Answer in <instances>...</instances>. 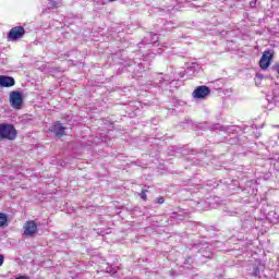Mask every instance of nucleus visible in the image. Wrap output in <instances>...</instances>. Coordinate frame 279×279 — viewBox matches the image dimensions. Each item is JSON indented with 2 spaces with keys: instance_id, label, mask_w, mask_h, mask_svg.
<instances>
[{
  "instance_id": "obj_1",
  "label": "nucleus",
  "mask_w": 279,
  "mask_h": 279,
  "mask_svg": "<svg viewBox=\"0 0 279 279\" xmlns=\"http://www.w3.org/2000/svg\"><path fill=\"white\" fill-rule=\"evenodd\" d=\"M17 132L13 124L1 123L0 124V141H14Z\"/></svg>"
},
{
  "instance_id": "obj_2",
  "label": "nucleus",
  "mask_w": 279,
  "mask_h": 279,
  "mask_svg": "<svg viewBox=\"0 0 279 279\" xmlns=\"http://www.w3.org/2000/svg\"><path fill=\"white\" fill-rule=\"evenodd\" d=\"M274 61V52L271 50H265L259 60V66L262 71H267L269 66H271V62Z\"/></svg>"
},
{
  "instance_id": "obj_3",
  "label": "nucleus",
  "mask_w": 279,
  "mask_h": 279,
  "mask_svg": "<svg viewBox=\"0 0 279 279\" xmlns=\"http://www.w3.org/2000/svg\"><path fill=\"white\" fill-rule=\"evenodd\" d=\"M9 99L12 108H15V110H21V106H23V94L21 92H11Z\"/></svg>"
},
{
  "instance_id": "obj_4",
  "label": "nucleus",
  "mask_w": 279,
  "mask_h": 279,
  "mask_svg": "<svg viewBox=\"0 0 279 279\" xmlns=\"http://www.w3.org/2000/svg\"><path fill=\"white\" fill-rule=\"evenodd\" d=\"M23 36H25V28L23 26H15L8 33L9 40H20Z\"/></svg>"
},
{
  "instance_id": "obj_5",
  "label": "nucleus",
  "mask_w": 279,
  "mask_h": 279,
  "mask_svg": "<svg viewBox=\"0 0 279 279\" xmlns=\"http://www.w3.org/2000/svg\"><path fill=\"white\" fill-rule=\"evenodd\" d=\"M36 232H38V225H36V221L29 220L24 225V236L34 238L36 236Z\"/></svg>"
},
{
  "instance_id": "obj_6",
  "label": "nucleus",
  "mask_w": 279,
  "mask_h": 279,
  "mask_svg": "<svg viewBox=\"0 0 279 279\" xmlns=\"http://www.w3.org/2000/svg\"><path fill=\"white\" fill-rule=\"evenodd\" d=\"M194 99H205V97H208L210 95V87L206 85L198 86L193 92Z\"/></svg>"
},
{
  "instance_id": "obj_7",
  "label": "nucleus",
  "mask_w": 279,
  "mask_h": 279,
  "mask_svg": "<svg viewBox=\"0 0 279 279\" xmlns=\"http://www.w3.org/2000/svg\"><path fill=\"white\" fill-rule=\"evenodd\" d=\"M158 43V35L148 33L146 37L141 41L140 45H146V47H154Z\"/></svg>"
},
{
  "instance_id": "obj_8",
  "label": "nucleus",
  "mask_w": 279,
  "mask_h": 279,
  "mask_svg": "<svg viewBox=\"0 0 279 279\" xmlns=\"http://www.w3.org/2000/svg\"><path fill=\"white\" fill-rule=\"evenodd\" d=\"M14 84H16V82L14 81V77L0 75L1 88H10V87L14 86Z\"/></svg>"
},
{
  "instance_id": "obj_9",
  "label": "nucleus",
  "mask_w": 279,
  "mask_h": 279,
  "mask_svg": "<svg viewBox=\"0 0 279 279\" xmlns=\"http://www.w3.org/2000/svg\"><path fill=\"white\" fill-rule=\"evenodd\" d=\"M66 129L63 128V125L60 122H56L51 129L50 132H52V134H54V136H57L58 138H62V136H64V131Z\"/></svg>"
},
{
  "instance_id": "obj_10",
  "label": "nucleus",
  "mask_w": 279,
  "mask_h": 279,
  "mask_svg": "<svg viewBox=\"0 0 279 279\" xmlns=\"http://www.w3.org/2000/svg\"><path fill=\"white\" fill-rule=\"evenodd\" d=\"M189 218V214L184 210H179L177 213H172L170 216V219H172V221H184L185 219Z\"/></svg>"
},
{
  "instance_id": "obj_11",
  "label": "nucleus",
  "mask_w": 279,
  "mask_h": 279,
  "mask_svg": "<svg viewBox=\"0 0 279 279\" xmlns=\"http://www.w3.org/2000/svg\"><path fill=\"white\" fill-rule=\"evenodd\" d=\"M130 69L133 70V77H141V73H144L145 66L142 63H133L130 65Z\"/></svg>"
},
{
  "instance_id": "obj_12",
  "label": "nucleus",
  "mask_w": 279,
  "mask_h": 279,
  "mask_svg": "<svg viewBox=\"0 0 279 279\" xmlns=\"http://www.w3.org/2000/svg\"><path fill=\"white\" fill-rule=\"evenodd\" d=\"M211 132L219 131V132H228V128L221 125L220 123H216L210 126Z\"/></svg>"
},
{
  "instance_id": "obj_13",
  "label": "nucleus",
  "mask_w": 279,
  "mask_h": 279,
  "mask_svg": "<svg viewBox=\"0 0 279 279\" xmlns=\"http://www.w3.org/2000/svg\"><path fill=\"white\" fill-rule=\"evenodd\" d=\"M118 269H119V268H118L117 266L107 264L106 272H107V274H110L111 276H114V274H117Z\"/></svg>"
},
{
  "instance_id": "obj_14",
  "label": "nucleus",
  "mask_w": 279,
  "mask_h": 279,
  "mask_svg": "<svg viewBox=\"0 0 279 279\" xmlns=\"http://www.w3.org/2000/svg\"><path fill=\"white\" fill-rule=\"evenodd\" d=\"M8 226V215L0 213V228Z\"/></svg>"
},
{
  "instance_id": "obj_15",
  "label": "nucleus",
  "mask_w": 279,
  "mask_h": 279,
  "mask_svg": "<svg viewBox=\"0 0 279 279\" xmlns=\"http://www.w3.org/2000/svg\"><path fill=\"white\" fill-rule=\"evenodd\" d=\"M197 69H199V64L197 63H192L191 66H189L186 69V73H193L195 74V71H197Z\"/></svg>"
},
{
  "instance_id": "obj_16",
  "label": "nucleus",
  "mask_w": 279,
  "mask_h": 279,
  "mask_svg": "<svg viewBox=\"0 0 279 279\" xmlns=\"http://www.w3.org/2000/svg\"><path fill=\"white\" fill-rule=\"evenodd\" d=\"M252 276H254V278H260V268H258V266L253 268Z\"/></svg>"
},
{
  "instance_id": "obj_17",
  "label": "nucleus",
  "mask_w": 279,
  "mask_h": 279,
  "mask_svg": "<svg viewBox=\"0 0 279 279\" xmlns=\"http://www.w3.org/2000/svg\"><path fill=\"white\" fill-rule=\"evenodd\" d=\"M271 165H272L275 171H278V173H279V159L272 160Z\"/></svg>"
},
{
  "instance_id": "obj_18",
  "label": "nucleus",
  "mask_w": 279,
  "mask_h": 279,
  "mask_svg": "<svg viewBox=\"0 0 279 279\" xmlns=\"http://www.w3.org/2000/svg\"><path fill=\"white\" fill-rule=\"evenodd\" d=\"M140 197H142L144 202H147V190H142Z\"/></svg>"
},
{
  "instance_id": "obj_19",
  "label": "nucleus",
  "mask_w": 279,
  "mask_h": 279,
  "mask_svg": "<svg viewBox=\"0 0 279 279\" xmlns=\"http://www.w3.org/2000/svg\"><path fill=\"white\" fill-rule=\"evenodd\" d=\"M60 5V2L58 0H51L50 1V8L56 9Z\"/></svg>"
},
{
  "instance_id": "obj_20",
  "label": "nucleus",
  "mask_w": 279,
  "mask_h": 279,
  "mask_svg": "<svg viewBox=\"0 0 279 279\" xmlns=\"http://www.w3.org/2000/svg\"><path fill=\"white\" fill-rule=\"evenodd\" d=\"M155 204H165V197L160 196L155 199Z\"/></svg>"
},
{
  "instance_id": "obj_21",
  "label": "nucleus",
  "mask_w": 279,
  "mask_h": 279,
  "mask_svg": "<svg viewBox=\"0 0 279 279\" xmlns=\"http://www.w3.org/2000/svg\"><path fill=\"white\" fill-rule=\"evenodd\" d=\"M256 3H258V0H252V1L250 2V8H251L252 10H254V8H256Z\"/></svg>"
},
{
  "instance_id": "obj_22",
  "label": "nucleus",
  "mask_w": 279,
  "mask_h": 279,
  "mask_svg": "<svg viewBox=\"0 0 279 279\" xmlns=\"http://www.w3.org/2000/svg\"><path fill=\"white\" fill-rule=\"evenodd\" d=\"M191 263H193V258L187 257V258L185 259L184 265H191Z\"/></svg>"
},
{
  "instance_id": "obj_23",
  "label": "nucleus",
  "mask_w": 279,
  "mask_h": 279,
  "mask_svg": "<svg viewBox=\"0 0 279 279\" xmlns=\"http://www.w3.org/2000/svg\"><path fill=\"white\" fill-rule=\"evenodd\" d=\"M203 256H204L205 258H211V257H213V253L203 254Z\"/></svg>"
},
{
  "instance_id": "obj_24",
  "label": "nucleus",
  "mask_w": 279,
  "mask_h": 279,
  "mask_svg": "<svg viewBox=\"0 0 279 279\" xmlns=\"http://www.w3.org/2000/svg\"><path fill=\"white\" fill-rule=\"evenodd\" d=\"M3 258H4L3 255L0 254V267L1 265H3Z\"/></svg>"
},
{
  "instance_id": "obj_25",
  "label": "nucleus",
  "mask_w": 279,
  "mask_h": 279,
  "mask_svg": "<svg viewBox=\"0 0 279 279\" xmlns=\"http://www.w3.org/2000/svg\"><path fill=\"white\" fill-rule=\"evenodd\" d=\"M274 215H275V219H277V221H279L278 214L274 213Z\"/></svg>"
},
{
  "instance_id": "obj_26",
  "label": "nucleus",
  "mask_w": 279,
  "mask_h": 279,
  "mask_svg": "<svg viewBox=\"0 0 279 279\" xmlns=\"http://www.w3.org/2000/svg\"><path fill=\"white\" fill-rule=\"evenodd\" d=\"M256 77H259L260 80H263V75L260 74H256Z\"/></svg>"
},
{
  "instance_id": "obj_27",
  "label": "nucleus",
  "mask_w": 279,
  "mask_h": 279,
  "mask_svg": "<svg viewBox=\"0 0 279 279\" xmlns=\"http://www.w3.org/2000/svg\"><path fill=\"white\" fill-rule=\"evenodd\" d=\"M266 99H267V101H269V94L266 95Z\"/></svg>"
},
{
  "instance_id": "obj_28",
  "label": "nucleus",
  "mask_w": 279,
  "mask_h": 279,
  "mask_svg": "<svg viewBox=\"0 0 279 279\" xmlns=\"http://www.w3.org/2000/svg\"><path fill=\"white\" fill-rule=\"evenodd\" d=\"M109 1H117V0H109Z\"/></svg>"
}]
</instances>
